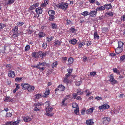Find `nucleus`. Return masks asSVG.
<instances>
[{
  "label": "nucleus",
  "instance_id": "obj_27",
  "mask_svg": "<svg viewBox=\"0 0 125 125\" xmlns=\"http://www.w3.org/2000/svg\"><path fill=\"white\" fill-rule=\"evenodd\" d=\"M94 38L95 39H98L99 38V37L97 33V31H95L94 33Z\"/></svg>",
  "mask_w": 125,
  "mask_h": 125
},
{
  "label": "nucleus",
  "instance_id": "obj_39",
  "mask_svg": "<svg viewBox=\"0 0 125 125\" xmlns=\"http://www.w3.org/2000/svg\"><path fill=\"white\" fill-rule=\"evenodd\" d=\"M70 31L71 32L73 33H75L76 31V29L72 27L70 29Z\"/></svg>",
  "mask_w": 125,
  "mask_h": 125
},
{
  "label": "nucleus",
  "instance_id": "obj_2",
  "mask_svg": "<svg viewBox=\"0 0 125 125\" xmlns=\"http://www.w3.org/2000/svg\"><path fill=\"white\" fill-rule=\"evenodd\" d=\"M46 63L45 62H39L37 66H35V67L39 69V70L41 71L45 69V68L43 67Z\"/></svg>",
  "mask_w": 125,
  "mask_h": 125
},
{
  "label": "nucleus",
  "instance_id": "obj_19",
  "mask_svg": "<svg viewBox=\"0 0 125 125\" xmlns=\"http://www.w3.org/2000/svg\"><path fill=\"white\" fill-rule=\"evenodd\" d=\"M62 43V42L58 40L55 41L54 43V44L57 46H60Z\"/></svg>",
  "mask_w": 125,
  "mask_h": 125
},
{
  "label": "nucleus",
  "instance_id": "obj_7",
  "mask_svg": "<svg viewBox=\"0 0 125 125\" xmlns=\"http://www.w3.org/2000/svg\"><path fill=\"white\" fill-rule=\"evenodd\" d=\"M65 87L62 85L61 84L59 85L57 89H56L55 90V93H56V91L59 90L60 91H63L65 89Z\"/></svg>",
  "mask_w": 125,
  "mask_h": 125
},
{
  "label": "nucleus",
  "instance_id": "obj_54",
  "mask_svg": "<svg viewBox=\"0 0 125 125\" xmlns=\"http://www.w3.org/2000/svg\"><path fill=\"white\" fill-rule=\"evenodd\" d=\"M47 46V43H44L42 45V46L45 49L46 48Z\"/></svg>",
  "mask_w": 125,
  "mask_h": 125
},
{
  "label": "nucleus",
  "instance_id": "obj_10",
  "mask_svg": "<svg viewBox=\"0 0 125 125\" xmlns=\"http://www.w3.org/2000/svg\"><path fill=\"white\" fill-rule=\"evenodd\" d=\"M38 37L40 38H41L45 36L46 35L42 31H40L38 34Z\"/></svg>",
  "mask_w": 125,
  "mask_h": 125
},
{
  "label": "nucleus",
  "instance_id": "obj_41",
  "mask_svg": "<svg viewBox=\"0 0 125 125\" xmlns=\"http://www.w3.org/2000/svg\"><path fill=\"white\" fill-rule=\"evenodd\" d=\"M30 46L29 45H27L25 47V51H28L30 49Z\"/></svg>",
  "mask_w": 125,
  "mask_h": 125
},
{
  "label": "nucleus",
  "instance_id": "obj_32",
  "mask_svg": "<svg viewBox=\"0 0 125 125\" xmlns=\"http://www.w3.org/2000/svg\"><path fill=\"white\" fill-rule=\"evenodd\" d=\"M113 72L117 74H120V73L119 72V71L117 70V69L115 68H114L113 69Z\"/></svg>",
  "mask_w": 125,
  "mask_h": 125
},
{
  "label": "nucleus",
  "instance_id": "obj_21",
  "mask_svg": "<svg viewBox=\"0 0 125 125\" xmlns=\"http://www.w3.org/2000/svg\"><path fill=\"white\" fill-rule=\"evenodd\" d=\"M13 33H18V27L17 26H14L12 30Z\"/></svg>",
  "mask_w": 125,
  "mask_h": 125
},
{
  "label": "nucleus",
  "instance_id": "obj_57",
  "mask_svg": "<svg viewBox=\"0 0 125 125\" xmlns=\"http://www.w3.org/2000/svg\"><path fill=\"white\" fill-rule=\"evenodd\" d=\"M73 70V69H68L67 70V71L68 72V73H69L70 74H71V73Z\"/></svg>",
  "mask_w": 125,
  "mask_h": 125
},
{
  "label": "nucleus",
  "instance_id": "obj_14",
  "mask_svg": "<svg viewBox=\"0 0 125 125\" xmlns=\"http://www.w3.org/2000/svg\"><path fill=\"white\" fill-rule=\"evenodd\" d=\"M8 75L10 77H14L15 76V74L14 72L12 71H9V72Z\"/></svg>",
  "mask_w": 125,
  "mask_h": 125
},
{
  "label": "nucleus",
  "instance_id": "obj_22",
  "mask_svg": "<svg viewBox=\"0 0 125 125\" xmlns=\"http://www.w3.org/2000/svg\"><path fill=\"white\" fill-rule=\"evenodd\" d=\"M105 9V8L104 6H102L100 7H98L97 8L96 10L97 11H101L104 10Z\"/></svg>",
  "mask_w": 125,
  "mask_h": 125
},
{
  "label": "nucleus",
  "instance_id": "obj_30",
  "mask_svg": "<svg viewBox=\"0 0 125 125\" xmlns=\"http://www.w3.org/2000/svg\"><path fill=\"white\" fill-rule=\"evenodd\" d=\"M85 45V43L83 42H80L78 48L79 49L81 48L82 46H84Z\"/></svg>",
  "mask_w": 125,
  "mask_h": 125
},
{
  "label": "nucleus",
  "instance_id": "obj_62",
  "mask_svg": "<svg viewBox=\"0 0 125 125\" xmlns=\"http://www.w3.org/2000/svg\"><path fill=\"white\" fill-rule=\"evenodd\" d=\"M15 84L16 86L15 89L18 90V89L20 88V86H19V84L16 83H15Z\"/></svg>",
  "mask_w": 125,
  "mask_h": 125
},
{
  "label": "nucleus",
  "instance_id": "obj_18",
  "mask_svg": "<svg viewBox=\"0 0 125 125\" xmlns=\"http://www.w3.org/2000/svg\"><path fill=\"white\" fill-rule=\"evenodd\" d=\"M21 86L23 87V88H24L25 90L26 89L28 90L29 86V84L28 83L22 84H21Z\"/></svg>",
  "mask_w": 125,
  "mask_h": 125
},
{
  "label": "nucleus",
  "instance_id": "obj_43",
  "mask_svg": "<svg viewBox=\"0 0 125 125\" xmlns=\"http://www.w3.org/2000/svg\"><path fill=\"white\" fill-rule=\"evenodd\" d=\"M74 113L76 115H78L79 112V108L78 107L76 108L74 110Z\"/></svg>",
  "mask_w": 125,
  "mask_h": 125
},
{
  "label": "nucleus",
  "instance_id": "obj_12",
  "mask_svg": "<svg viewBox=\"0 0 125 125\" xmlns=\"http://www.w3.org/2000/svg\"><path fill=\"white\" fill-rule=\"evenodd\" d=\"M122 48L118 47L115 50V52L117 54L121 53L122 51Z\"/></svg>",
  "mask_w": 125,
  "mask_h": 125
},
{
  "label": "nucleus",
  "instance_id": "obj_20",
  "mask_svg": "<svg viewBox=\"0 0 125 125\" xmlns=\"http://www.w3.org/2000/svg\"><path fill=\"white\" fill-rule=\"evenodd\" d=\"M23 120L25 122H28L31 121V118L30 117L27 116L24 118Z\"/></svg>",
  "mask_w": 125,
  "mask_h": 125
},
{
  "label": "nucleus",
  "instance_id": "obj_5",
  "mask_svg": "<svg viewBox=\"0 0 125 125\" xmlns=\"http://www.w3.org/2000/svg\"><path fill=\"white\" fill-rule=\"evenodd\" d=\"M109 78L110 79L109 81L112 82V84H115L117 83V81L114 78L113 74H111Z\"/></svg>",
  "mask_w": 125,
  "mask_h": 125
},
{
  "label": "nucleus",
  "instance_id": "obj_48",
  "mask_svg": "<svg viewBox=\"0 0 125 125\" xmlns=\"http://www.w3.org/2000/svg\"><path fill=\"white\" fill-rule=\"evenodd\" d=\"M14 2V0H8V2L7 3V4L8 5H9Z\"/></svg>",
  "mask_w": 125,
  "mask_h": 125
},
{
  "label": "nucleus",
  "instance_id": "obj_6",
  "mask_svg": "<svg viewBox=\"0 0 125 125\" xmlns=\"http://www.w3.org/2000/svg\"><path fill=\"white\" fill-rule=\"evenodd\" d=\"M110 108V106L107 104H104L101 106H100L98 107V108L99 110H102L105 109H108Z\"/></svg>",
  "mask_w": 125,
  "mask_h": 125
},
{
  "label": "nucleus",
  "instance_id": "obj_55",
  "mask_svg": "<svg viewBox=\"0 0 125 125\" xmlns=\"http://www.w3.org/2000/svg\"><path fill=\"white\" fill-rule=\"evenodd\" d=\"M121 21H125V15H123L121 17Z\"/></svg>",
  "mask_w": 125,
  "mask_h": 125
},
{
  "label": "nucleus",
  "instance_id": "obj_45",
  "mask_svg": "<svg viewBox=\"0 0 125 125\" xmlns=\"http://www.w3.org/2000/svg\"><path fill=\"white\" fill-rule=\"evenodd\" d=\"M66 100V99H64L62 101V104L61 105L63 107H64V106H66V104L64 103L65 101Z\"/></svg>",
  "mask_w": 125,
  "mask_h": 125
},
{
  "label": "nucleus",
  "instance_id": "obj_13",
  "mask_svg": "<svg viewBox=\"0 0 125 125\" xmlns=\"http://www.w3.org/2000/svg\"><path fill=\"white\" fill-rule=\"evenodd\" d=\"M35 10L36 13L38 14L42 13V9L40 7H38L36 8Z\"/></svg>",
  "mask_w": 125,
  "mask_h": 125
},
{
  "label": "nucleus",
  "instance_id": "obj_50",
  "mask_svg": "<svg viewBox=\"0 0 125 125\" xmlns=\"http://www.w3.org/2000/svg\"><path fill=\"white\" fill-rule=\"evenodd\" d=\"M6 26V25L1 23H0V29H2Z\"/></svg>",
  "mask_w": 125,
  "mask_h": 125
},
{
  "label": "nucleus",
  "instance_id": "obj_28",
  "mask_svg": "<svg viewBox=\"0 0 125 125\" xmlns=\"http://www.w3.org/2000/svg\"><path fill=\"white\" fill-rule=\"evenodd\" d=\"M104 6L105 9L107 10L110 9L112 7L110 4H105L104 5Z\"/></svg>",
  "mask_w": 125,
  "mask_h": 125
},
{
  "label": "nucleus",
  "instance_id": "obj_56",
  "mask_svg": "<svg viewBox=\"0 0 125 125\" xmlns=\"http://www.w3.org/2000/svg\"><path fill=\"white\" fill-rule=\"evenodd\" d=\"M63 82L65 83H68L69 82L68 79L67 77H65L63 80Z\"/></svg>",
  "mask_w": 125,
  "mask_h": 125
},
{
  "label": "nucleus",
  "instance_id": "obj_9",
  "mask_svg": "<svg viewBox=\"0 0 125 125\" xmlns=\"http://www.w3.org/2000/svg\"><path fill=\"white\" fill-rule=\"evenodd\" d=\"M73 98L76 99L77 100H81L82 98L80 96H77V94L73 93L72 94Z\"/></svg>",
  "mask_w": 125,
  "mask_h": 125
},
{
  "label": "nucleus",
  "instance_id": "obj_25",
  "mask_svg": "<svg viewBox=\"0 0 125 125\" xmlns=\"http://www.w3.org/2000/svg\"><path fill=\"white\" fill-rule=\"evenodd\" d=\"M89 13L87 11H86L81 13V14L83 16L85 17L87 15H89Z\"/></svg>",
  "mask_w": 125,
  "mask_h": 125
},
{
  "label": "nucleus",
  "instance_id": "obj_58",
  "mask_svg": "<svg viewBox=\"0 0 125 125\" xmlns=\"http://www.w3.org/2000/svg\"><path fill=\"white\" fill-rule=\"evenodd\" d=\"M96 73L95 72H92L90 73V74L91 76H94L96 75Z\"/></svg>",
  "mask_w": 125,
  "mask_h": 125
},
{
  "label": "nucleus",
  "instance_id": "obj_29",
  "mask_svg": "<svg viewBox=\"0 0 125 125\" xmlns=\"http://www.w3.org/2000/svg\"><path fill=\"white\" fill-rule=\"evenodd\" d=\"M13 100L12 99L10 98L9 97H7L5 98L4 101H7L9 102H11Z\"/></svg>",
  "mask_w": 125,
  "mask_h": 125
},
{
  "label": "nucleus",
  "instance_id": "obj_38",
  "mask_svg": "<svg viewBox=\"0 0 125 125\" xmlns=\"http://www.w3.org/2000/svg\"><path fill=\"white\" fill-rule=\"evenodd\" d=\"M58 63V62L57 61L53 62L52 65V68H53L54 67H56Z\"/></svg>",
  "mask_w": 125,
  "mask_h": 125
},
{
  "label": "nucleus",
  "instance_id": "obj_52",
  "mask_svg": "<svg viewBox=\"0 0 125 125\" xmlns=\"http://www.w3.org/2000/svg\"><path fill=\"white\" fill-rule=\"evenodd\" d=\"M78 91L77 92V94H83V92L81 90H78Z\"/></svg>",
  "mask_w": 125,
  "mask_h": 125
},
{
  "label": "nucleus",
  "instance_id": "obj_8",
  "mask_svg": "<svg viewBox=\"0 0 125 125\" xmlns=\"http://www.w3.org/2000/svg\"><path fill=\"white\" fill-rule=\"evenodd\" d=\"M97 11L96 9L95 10H93L91 11L90 13H89V14L92 17H94L96 16L97 13Z\"/></svg>",
  "mask_w": 125,
  "mask_h": 125
},
{
  "label": "nucleus",
  "instance_id": "obj_59",
  "mask_svg": "<svg viewBox=\"0 0 125 125\" xmlns=\"http://www.w3.org/2000/svg\"><path fill=\"white\" fill-rule=\"evenodd\" d=\"M109 122L106 120L105 121L103 120V123L105 125H107L109 124Z\"/></svg>",
  "mask_w": 125,
  "mask_h": 125
},
{
  "label": "nucleus",
  "instance_id": "obj_47",
  "mask_svg": "<svg viewBox=\"0 0 125 125\" xmlns=\"http://www.w3.org/2000/svg\"><path fill=\"white\" fill-rule=\"evenodd\" d=\"M72 107L73 108H77V107L78 105L76 103H73L72 104Z\"/></svg>",
  "mask_w": 125,
  "mask_h": 125
},
{
  "label": "nucleus",
  "instance_id": "obj_4",
  "mask_svg": "<svg viewBox=\"0 0 125 125\" xmlns=\"http://www.w3.org/2000/svg\"><path fill=\"white\" fill-rule=\"evenodd\" d=\"M41 52V51H39L38 52H33L32 54V56L35 58H38L39 57Z\"/></svg>",
  "mask_w": 125,
  "mask_h": 125
},
{
  "label": "nucleus",
  "instance_id": "obj_37",
  "mask_svg": "<svg viewBox=\"0 0 125 125\" xmlns=\"http://www.w3.org/2000/svg\"><path fill=\"white\" fill-rule=\"evenodd\" d=\"M55 18V17L54 16H50L49 17V20L50 21H53Z\"/></svg>",
  "mask_w": 125,
  "mask_h": 125
},
{
  "label": "nucleus",
  "instance_id": "obj_53",
  "mask_svg": "<svg viewBox=\"0 0 125 125\" xmlns=\"http://www.w3.org/2000/svg\"><path fill=\"white\" fill-rule=\"evenodd\" d=\"M107 15L110 16H112L113 15V13L111 12H109L107 13Z\"/></svg>",
  "mask_w": 125,
  "mask_h": 125
},
{
  "label": "nucleus",
  "instance_id": "obj_49",
  "mask_svg": "<svg viewBox=\"0 0 125 125\" xmlns=\"http://www.w3.org/2000/svg\"><path fill=\"white\" fill-rule=\"evenodd\" d=\"M112 113L115 114L118 113V112L116 109H114L112 111Z\"/></svg>",
  "mask_w": 125,
  "mask_h": 125
},
{
  "label": "nucleus",
  "instance_id": "obj_16",
  "mask_svg": "<svg viewBox=\"0 0 125 125\" xmlns=\"http://www.w3.org/2000/svg\"><path fill=\"white\" fill-rule=\"evenodd\" d=\"M94 108L92 107L87 110L86 111V113L87 114H89L91 113L93 111Z\"/></svg>",
  "mask_w": 125,
  "mask_h": 125
},
{
  "label": "nucleus",
  "instance_id": "obj_46",
  "mask_svg": "<svg viewBox=\"0 0 125 125\" xmlns=\"http://www.w3.org/2000/svg\"><path fill=\"white\" fill-rule=\"evenodd\" d=\"M103 120L105 121L106 120L109 122L110 121V118L109 117H104L103 118Z\"/></svg>",
  "mask_w": 125,
  "mask_h": 125
},
{
  "label": "nucleus",
  "instance_id": "obj_36",
  "mask_svg": "<svg viewBox=\"0 0 125 125\" xmlns=\"http://www.w3.org/2000/svg\"><path fill=\"white\" fill-rule=\"evenodd\" d=\"M24 24V23L20 21L18 22L17 23V26L19 27L21 26Z\"/></svg>",
  "mask_w": 125,
  "mask_h": 125
},
{
  "label": "nucleus",
  "instance_id": "obj_60",
  "mask_svg": "<svg viewBox=\"0 0 125 125\" xmlns=\"http://www.w3.org/2000/svg\"><path fill=\"white\" fill-rule=\"evenodd\" d=\"M86 110V108H84L82 110L81 113L82 115H84V113L85 112Z\"/></svg>",
  "mask_w": 125,
  "mask_h": 125
},
{
  "label": "nucleus",
  "instance_id": "obj_26",
  "mask_svg": "<svg viewBox=\"0 0 125 125\" xmlns=\"http://www.w3.org/2000/svg\"><path fill=\"white\" fill-rule=\"evenodd\" d=\"M120 61L122 62H125V55H123L120 57Z\"/></svg>",
  "mask_w": 125,
  "mask_h": 125
},
{
  "label": "nucleus",
  "instance_id": "obj_1",
  "mask_svg": "<svg viewBox=\"0 0 125 125\" xmlns=\"http://www.w3.org/2000/svg\"><path fill=\"white\" fill-rule=\"evenodd\" d=\"M68 3H67L61 2L57 4L56 6L58 8L64 11H65L68 7Z\"/></svg>",
  "mask_w": 125,
  "mask_h": 125
},
{
  "label": "nucleus",
  "instance_id": "obj_42",
  "mask_svg": "<svg viewBox=\"0 0 125 125\" xmlns=\"http://www.w3.org/2000/svg\"><path fill=\"white\" fill-rule=\"evenodd\" d=\"M73 59L72 58H70L68 59V61L70 63H72L73 61Z\"/></svg>",
  "mask_w": 125,
  "mask_h": 125
},
{
  "label": "nucleus",
  "instance_id": "obj_35",
  "mask_svg": "<svg viewBox=\"0 0 125 125\" xmlns=\"http://www.w3.org/2000/svg\"><path fill=\"white\" fill-rule=\"evenodd\" d=\"M124 44V43L121 41H119L118 42V47L122 48V46Z\"/></svg>",
  "mask_w": 125,
  "mask_h": 125
},
{
  "label": "nucleus",
  "instance_id": "obj_61",
  "mask_svg": "<svg viewBox=\"0 0 125 125\" xmlns=\"http://www.w3.org/2000/svg\"><path fill=\"white\" fill-rule=\"evenodd\" d=\"M95 99H96L97 100H102L103 99L102 97L97 96L95 97Z\"/></svg>",
  "mask_w": 125,
  "mask_h": 125
},
{
  "label": "nucleus",
  "instance_id": "obj_63",
  "mask_svg": "<svg viewBox=\"0 0 125 125\" xmlns=\"http://www.w3.org/2000/svg\"><path fill=\"white\" fill-rule=\"evenodd\" d=\"M66 21H67V23L66 24H70L72 23V21L70 20H69L68 19H67Z\"/></svg>",
  "mask_w": 125,
  "mask_h": 125
},
{
  "label": "nucleus",
  "instance_id": "obj_44",
  "mask_svg": "<svg viewBox=\"0 0 125 125\" xmlns=\"http://www.w3.org/2000/svg\"><path fill=\"white\" fill-rule=\"evenodd\" d=\"M102 30L104 32H108L109 31L108 28L106 27H104L102 29Z\"/></svg>",
  "mask_w": 125,
  "mask_h": 125
},
{
  "label": "nucleus",
  "instance_id": "obj_33",
  "mask_svg": "<svg viewBox=\"0 0 125 125\" xmlns=\"http://www.w3.org/2000/svg\"><path fill=\"white\" fill-rule=\"evenodd\" d=\"M54 38V37L53 36H51V37L49 38L48 37L46 38V39H47V41L49 42H51L52 40Z\"/></svg>",
  "mask_w": 125,
  "mask_h": 125
},
{
  "label": "nucleus",
  "instance_id": "obj_3",
  "mask_svg": "<svg viewBox=\"0 0 125 125\" xmlns=\"http://www.w3.org/2000/svg\"><path fill=\"white\" fill-rule=\"evenodd\" d=\"M53 108L52 107H48L46 109V112L45 113V114L49 116H51L53 115V114L51 112Z\"/></svg>",
  "mask_w": 125,
  "mask_h": 125
},
{
  "label": "nucleus",
  "instance_id": "obj_40",
  "mask_svg": "<svg viewBox=\"0 0 125 125\" xmlns=\"http://www.w3.org/2000/svg\"><path fill=\"white\" fill-rule=\"evenodd\" d=\"M19 35V34L18 33H13V38H15L17 37Z\"/></svg>",
  "mask_w": 125,
  "mask_h": 125
},
{
  "label": "nucleus",
  "instance_id": "obj_11",
  "mask_svg": "<svg viewBox=\"0 0 125 125\" xmlns=\"http://www.w3.org/2000/svg\"><path fill=\"white\" fill-rule=\"evenodd\" d=\"M86 124L87 125H93L94 124V122L92 120L90 119L86 120Z\"/></svg>",
  "mask_w": 125,
  "mask_h": 125
},
{
  "label": "nucleus",
  "instance_id": "obj_17",
  "mask_svg": "<svg viewBox=\"0 0 125 125\" xmlns=\"http://www.w3.org/2000/svg\"><path fill=\"white\" fill-rule=\"evenodd\" d=\"M35 88V87L29 84V86L27 90L29 92H32L34 90Z\"/></svg>",
  "mask_w": 125,
  "mask_h": 125
},
{
  "label": "nucleus",
  "instance_id": "obj_34",
  "mask_svg": "<svg viewBox=\"0 0 125 125\" xmlns=\"http://www.w3.org/2000/svg\"><path fill=\"white\" fill-rule=\"evenodd\" d=\"M47 52H42L41 55H40V56L42 58L45 57L47 54Z\"/></svg>",
  "mask_w": 125,
  "mask_h": 125
},
{
  "label": "nucleus",
  "instance_id": "obj_31",
  "mask_svg": "<svg viewBox=\"0 0 125 125\" xmlns=\"http://www.w3.org/2000/svg\"><path fill=\"white\" fill-rule=\"evenodd\" d=\"M20 121L18 119L16 121L14 122H12L13 125H18L19 123L20 122Z\"/></svg>",
  "mask_w": 125,
  "mask_h": 125
},
{
  "label": "nucleus",
  "instance_id": "obj_23",
  "mask_svg": "<svg viewBox=\"0 0 125 125\" xmlns=\"http://www.w3.org/2000/svg\"><path fill=\"white\" fill-rule=\"evenodd\" d=\"M55 11L53 10H50L48 12V14L49 16H54Z\"/></svg>",
  "mask_w": 125,
  "mask_h": 125
},
{
  "label": "nucleus",
  "instance_id": "obj_51",
  "mask_svg": "<svg viewBox=\"0 0 125 125\" xmlns=\"http://www.w3.org/2000/svg\"><path fill=\"white\" fill-rule=\"evenodd\" d=\"M50 93V91L48 90H46L45 91V93H44L46 96L48 95Z\"/></svg>",
  "mask_w": 125,
  "mask_h": 125
},
{
  "label": "nucleus",
  "instance_id": "obj_24",
  "mask_svg": "<svg viewBox=\"0 0 125 125\" xmlns=\"http://www.w3.org/2000/svg\"><path fill=\"white\" fill-rule=\"evenodd\" d=\"M51 26L52 29H56L57 28V26L56 23H52L51 24Z\"/></svg>",
  "mask_w": 125,
  "mask_h": 125
},
{
  "label": "nucleus",
  "instance_id": "obj_15",
  "mask_svg": "<svg viewBox=\"0 0 125 125\" xmlns=\"http://www.w3.org/2000/svg\"><path fill=\"white\" fill-rule=\"evenodd\" d=\"M77 42V41L75 39H72L71 40H70L69 41V42L71 44L74 45H75Z\"/></svg>",
  "mask_w": 125,
  "mask_h": 125
},
{
  "label": "nucleus",
  "instance_id": "obj_64",
  "mask_svg": "<svg viewBox=\"0 0 125 125\" xmlns=\"http://www.w3.org/2000/svg\"><path fill=\"white\" fill-rule=\"evenodd\" d=\"M12 115L10 113H7L6 116L7 117H10Z\"/></svg>",
  "mask_w": 125,
  "mask_h": 125
}]
</instances>
